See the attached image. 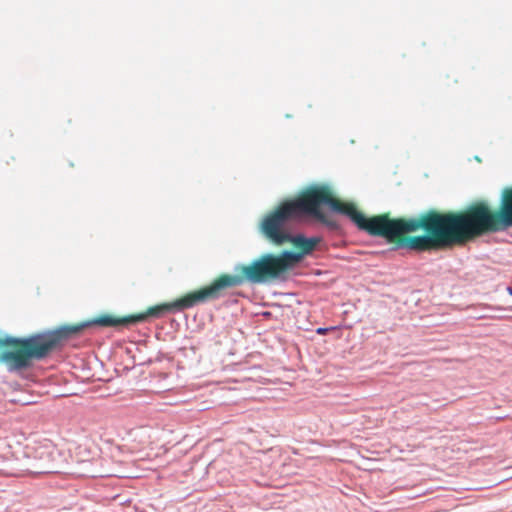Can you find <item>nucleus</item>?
Listing matches in <instances>:
<instances>
[{"instance_id":"obj_1","label":"nucleus","mask_w":512,"mask_h":512,"mask_svg":"<svg viewBox=\"0 0 512 512\" xmlns=\"http://www.w3.org/2000/svg\"><path fill=\"white\" fill-rule=\"evenodd\" d=\"M377 236L417 252L437 251L466 244L486 234L507 230L499 212L484 200L460 211L427 210L417 217L376 215Z\"/></svg>"},{"instance_id":"obj_2","label":"nucleus","mask_w":512,"mask_h":512,"mask_svg":"<svg viewBox=\"0 0 512 512\" xmlns=\"http://www.w3.org/2000/svg\"><path fill=\"white\" fill-rule=\"evenodd\" d=\"M300 261L301 254L291 251H283L279 255L266 253L250 264L237 266L236 274H220L209 285L189 292L172 302L157 304L149 307L145 312L123 317L102 314L90 320V323L95 326L118 328L144 322L148 318H161L168 313L182 311L200 303L219 299L225 295L227 289L240 286L244 282L260 284L276 279Z\"/></svg>"},{"instance_id":"obj_3","label":"nucleus","mask_w":512,"mask_h":512,"mask_svg":"<svg viewBox=\"0 0 512 512\" xmlns=\"http://www.w3.org/2000/svg\"><path fill=\"white\" fill-rule=\"evenodd\" d=\"M327 205L333 211L349 217L360 230L377 236L376 216L365 217L355 204L337 198L330 186L315 184L303 190L295 199L282 202L274 211L267 214L261 223V232L275 245H282L289 240L285 230L288 221L308 214L331 230L338 228V223L327 216L321 206Z\"/></svg>"},{"instance_id":"obj_4","label":"nucleus","mask_w":512,"mask_h":512,"mask_svg":"<svg viewBox=\"0 0 512 512\" xmlns=\"http://www.w3.org/2000/svg\"><path fill=\"white\" fill-rule=\"evenodd\" d=\"M93 326L90 321L63 325L54 330L30 335L26 338L7 336L0 338V348H4L0 354L2 360L10 371H21L29 368L33 360H42L61 343L72 336L78 335L85 328Z\"/></svg>"},{"instance_id":"obj_5","label":"nucleus","mask_w":512,"mask_h":512,"mask_svg":"<svg viewBox=\"0 0 512 512\" xmlns=\"http://www.w3.org/2000/svg\"><path fill=\"white\" fill-rule=\"evenodd\" d=\"M497 210L506 229L512 227V186L503 189Z\"/></svg>"},{"instance_id":"obj_6","label":"nucleus","mask_w":512,"mask_h":512,"mask_svg":"<svg viewBox=\"0 0 512 512\" xmlns=\"http://www.w3.org/2000/svg\"><path fill=\"white\" fill-rule=\"evenodd\" d=\"M320 242V238H305L301 235L292 236L289 234V240L287 243H292L300 252L295 254H301V259L304 255L311 253L316 245Z\"/></svg>"},{"instance_id":"obj_7","label":"nucleus","mask_w":512,"mask_h":512,"mask_svg":"<svg viewBox=\"0 0 512 512\" xmlns=\"http://www.w3.org/2000/svg\"><path fill=\"white\" fill-rule=\"evenodd\" d=\"M135 452H136L135 441H132L128 444L116 446L115 448H113L111 454L113 457H115L116 453L117 454H134Z\"/></svg>"},{"instance_id":"obj_8","label":"nucleus","mask_w":512,"mask_h":512,"mask_svg":"<svg viewBox=\"0 0 512 512\" xmlns=\"http://www.w3.org/2000/svg\"><path fill=\"white\" fill-rule=\"evenodd\" d=\"M53 469L51 468H46V469H42L39 471V473H53Z\"/></svg>"},{"instance_id":"obj_9","label":"nucleus","mask_w":512,"mask_h":512,"mask_svg":"<svg viewBox=\"0 0 512 512\" xmlns=\"http://www.w3.org/2000/svg\"><path fill=\"white\" fill-rule=\"evenodd\" d=\"M325 331H326V329H324V328H319V329L317 330V333H318V334H324V333H325Z\"/></svg>"},{"instance_id":"obj_10","label":"nucleus","mask_w":512,"mask_h":512,"mask_svg":"<svg viewBox=\"0 0 512 512\" xmlns=\"http://www.w3.org/2000/svg\"><path fill=\"white\" fill-rule=\"evenodd\" d=\"M508 292L510 295H512V287H508Z\"/></svg>"},{"instance_id":"obj_11","label":"nucleus","mask_w":512,"mask_h":512,"mask_svg":"<svg viewBox=\"0 0 512 512\" xmlns=\"http://www.w3.org/2000/svg\"><path fill=\"white\" fill-rule=\"evenodd\" d=\"M45 448H46V450H47V451H46L47 455H50L51 453H50V451H49V447H45Z\"/></svg>"}]
</instances>
